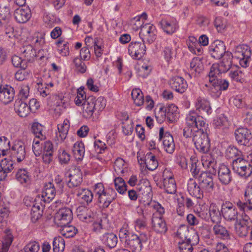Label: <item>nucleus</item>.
<instances>
[{
  "mask_svg": "<svg viewBox=\"0 0 252 252\" xmlns=\"http://www.w3.org/2000/svg\"><path fill=\"white\" fill-rule=\"evenodd\" d=\"M0 13V28H3L5 34L8 38L15 36L14 28L11 21L10 10L8 7H4Z\"/></svg>",
  "mask_w": 252,
  "mask_h": 252,
  "instance_id": "nucleus-4",
  "label": "nucleus"
},
{
  "mask_svg": "<svg viewBox=\"0 0 252 252\" xmlns=\"http://www.w3.org/2000/svg\"><path fill=\"white\" fill-rule=\"evenodd\" d=\"M211 172V170L209 172L202 171L198 176L199 185L202 189L208 192L212 191L214 188L213 176Z\"/></svg>",
  "mask_w": 252,
  "mask_h": 252,
  "instance_id": "nucleus-11",
  "label": "nucleus"
},
{
  "mask_svg": "<svg viewBox=\"0 0 252 252\" xmlns=\"http://www.w3.org/2000/svg\"><path fill=\"white\" fill-rule=\"evenodd\" d=\"M24 50L23 51L25 57L24 60L26 61L27 63L33 62L36 55L35 50L30 45L24 47Z\"/></svg>",
  "mask_w": 252,
  "mask_h": 252,
  "instance_id": "nucleus-41",
  "label": "nucleus"
},
{
  "mask_svg": "<svg viewBox=\"0 0 252 252\" xmlns=\"http://www.w3.org/2000/svg\"><path fill=\"white\" fill-rule=\"evenodd\" d=\"M201 189L200 186L198 185L193 179H189L188 183V190L191 195L196 198H202L203 197V193Z\"/></svg>",
  "mask_w": 252,
  "mask_h": 252,
  "instance_id": "nucleus-23",
  "label": "nucleus"
},
{
  "mask_svg": "<svg viewBox=\"0 0 252 252\" xmlns=\"http://www.w3.org/2000/svg\"><path fill=\"white\" fill-rule=\"evenodd\" d=\"M242 153L236 147L234 146H230L226 150L225 157L227 158H235L240 157Z\"/></svg>",
  "mask_w": 252,
  "mask_h": 252,
  "instance_id": "nucleus-52",
  "label": "nucleus"
},
{
  "mask_svg": "<svg viewBox=\"0 0 252 252\" xmlns=\"http://www.w3.org/2000/svg\"><path fill=\"white\" fill-rule=\"evenodd\" d=\"M12 154L16 158L17 161L20 162L26 157L25 144L22 141L15 142L11 148Z\"/></svg>",
  "mask_w": 252,
  "mask_h": 252,
  "instance_id": "nucleus-15",
  "label": "nucleus"
},
{
  "mask_svg": "<svg viewBox=\"0 0 252 252\" xmlns=\"http://www.w3.org/2000/svg\"><path fill=\"white\" fill-rule=\"evenodd\" d=\"M162 29L168 34H172L174 33L178 29V25L173 22H170L165 19H162L159 23Z\"/></svg>",
  "mask_w": 252,
  "mask_h": 252,
  "instance_id": "nucleus-38",
  "label": "nucleus"
},
{
  "mask_svg": "<svg viewBox=\"0 0 252 252\" xmlns=\"http://www.w3.org/2000/svg\"><path fill=\"white\" fill-rule=\"evenodd\" d=\"M235 139L241 145L250 147L252 145V134L250 129L239 127L235 131Z\"/></svg>",
  "mask_w": 252,
  "mask_h": 252,
  "instance_id": "nucleus-5",
  "label": "nucleus"
},
{
  "mask_svg": "<svg viewBox=\"0 0 252 252\" xmlns=\"http://www.w3.org/2000/svg\"><path fill=\"white\" fill-rule=\"evenodd\" d=\"M169 84L172 89L180 94L185 92L188 87L186 81L179 76L172 77L170 80Z\"/></svg>",
  "mask_w": 252,
  "mask_h": 252,
  "instance_id": "nucleus-17",
  "label": "nucleus"
},
{
  "mask_svg": "<svg viewBox=\"0 0 252 252\" xmlns=\"http://www.w3.org/2000/svg\"><path fill=\"white\" fill-rule=\"evenodd\" d=\"M214 234L218 238L224 240L230 239V234L226 228L220 223L215 224L213 227Z\"/></svg>",
  "mask_w": 252,
  "mask_h": 252,
  "instance_id": "nucleus-24",
  "label": "nucleus"
},
{
  "mask_svg": "<svg viewBox=\"0 0 252 252\" xmlns=\"http://www.w3.org/2000/svg\"><path fill=\"white\" fill-rule=\"evenodd\" d=\"M153 229L157 233H164L167 230V227L165 220L162 217L157 216V214H153L152 219Z\"/></svg>",
  "mask_w": 252,
  "mask_h": 252,
  "instance_id": "nucleus-19",
  "label": "nucleus"
},
{
  "mask_svg": "<svg viewBox=\"0 0 252 252\" xmlns=\"http://www.w3.org/2000/svg\"><path fill=\"white\" fill-rule=\"evenodd\" d=\"M57 190L54 184L49 182L44 186V190L42 192V197L44 202H49L55 196Z\"/></svg>",
  "mask_w": 252,
  "mask_h": 252,
  "instance_id": "nucleus-27",
  "label": "nucleus"
},
{
  "mask_svg": "<svg viewBox=\"0 0 252 252\" xmlns=\"http://www.w3.org/2000/svg\"><path fill=\"white\" fill-rule=\"evenodd\" d=\"M136 189L139 192V194H141L145 196H149L152 190L149 183L147 182H145L143 184H138L136 186Z\"/></svg>",
  "mask_w": 252,
  "mask_h": 252,
  "instance_id": "nucleus-51",
  "label": "nucleus"
},
{
  "mask_svg": "<svg viewBox=\"0 0 252 252\" xmlns=\"http://www.w3.org/2000/svg\"><path fill=\"white\" fill-rule=\"evenodd\" d=\"M117 193L113 189H108L98 196V202L103 208H107L116 198Z\"/></svg>",
  "mask_w": 252,
  "mask_h": 252,
  "instance_id": "nucleus-13",
  "label": "nucleus"
},
{
  "mask_svg": "<svg viewBox=\"0 0 252 252\" xmlns=\"http://www.w3.org/2000/svg\"><path fill=\"white\" fill-rule=\"evenodd\" d=\"M67 185L69 188L77 187L82 182V175L79 168L75 169L69 175Z\"/></svg>",
  "mask_w": 252,
  "mask_h": 252,
  "instance_id": "nucleus-20",
  "label": "nucleus"
},
{
  "mask_svg": "<svg viewBox=\"0 0 252 252\" xmlns=\"http://www.w3.org/2000/svg\"><path fill=\"white\" fill-rule=\"evenodd\" d=\"M13 237L11 233L9 231L7 232L0 248V252H7L13 241Z\"/></svg>",
  "mask_w": 252,
  "mask_h": 252,
  "instance_id": "nucleus-44",
  "label": "nucleus"
},
{
  "mask_svg": "<svg viewBox=\"0 0 252 252\" xmlns=\"http://www.w3.org/2000/svg\"><path fill=\"white\" fill-rule=\"evenodd\" d=\"M14 161L10 158H4L0 163V168L3 169L7 173L11 172L13 169Z\"/></svg>",
  "mask_w": 252,
  "mask_h": 252,
  "instance_id": "nucleus-55",
  "label": "nucleus"
},
{
  "mask_svg": "<svg viewBox=\"0 0 252 252\" xmlns=\"http://www.w3.org/2000/svg\"><path fill=\"white\" fill-rule=\"evenodd\" d=\"M243 72L239 68H232L229 73V76L232 80L237 82L241 81L243 78Z\"/></svg>",
  "mask_w": 252,
  "mask_h": 252,
  "instance_id": "nucleus-62",
  "label": "nucleus"
},
{
  "mask_svg": "<svg viewBox=\"0 0 252 252\" xmlns=\"http://www.w3.org/2000/svg\"><path fill=\"white\" fill-rule=\"evenodd\" d=\"M155 29L152 25L146 24L141 28L139 35L142 39V42L151 44L156 39Z\"/></svg>",
  "mask_w": 252,
  "mask_h": 252,
  "instance_id": "nucleus-10",
  "label": "nucleus"
},
{
  "mask_svg": "<svg viewBox=\"0 0 252 252\" xmlns=\"http://www.w3.org/2000/svg\"><path fill=\"white\" fill-rule=\"evenodd\" d=\"M64 241L62 237H55L54 239L53 242L54 252H62L64 250Z\"/></svg>",
  "mask_w": 252,
  "mask_h": 252,
  "instance_id": "nucleus-49",
  "label": "nucleus"
},
{
  "mask_svg": "<svg viewBox=\"0 0 252 252\" xmlns=\"http://www.w3.org/2000/svg\"><path fill=\"white\" fill-rule=\"evenodd\" d=\"M40 249L39 244L36 241L29 242L22 252H38Z\"/></svg>",
  "mask_w": 252,
  "mask_h": 252,
  "instance_id": "nucleus-59",
  "label": "nucleus"
},
{
  "mask_svg": "<svg viewBox=\"0 0 252 252\" xmlns=\"http://www.w3.org/2000/svg\"><path fill=\"white\" fill-rule=\"evenodd\" d=\"M15 91L13 88L8 85L0 84V101L6 104L11 102L14 97Z\"/></svg>",
  "mask_w": 252,
  "mask_h": 252,
  "instance_id": "nucleus-14",
  "label": "nucleus"
},
{
  "mask_svg": "<svg viewBox=\"0 0 252 252\" xmlns=\"http://www.w3.org/2000/svg\"><path fill=\"white\" fill-rule=\"evenodd\" d=\"M128 51L132 59L140 60L145 54V44L142 41H132L129 44Z\"/></svg>",
  "mask_w": 252,
  "mask_h": 252,
  "instance_id": "nucleus-8",
  "label": "nucleus"
},
{
  "mask_svg": "<svg viewBox=\"0 0 252 252\" xmlns=\"http://www.w3.org/2000/svg\"><path fill=\"white\" fill-rule=\"evenodd\" d=\"M11 62L15 67L26 69L28 66L26 61L18 56H13L11 58Z\"/></svg>",
  "mask_w": 252,
  "mask_h": 252,
  "instance_id": "nucleus-47",
  "label": "nucleus"
},
{
  "mask_svg": "<svg viewBox=\"0 0 252 252\" xmlns=\"http://www.w3.org/2000/svg\"><path fill=\"white\" fill-rule=\"evenodd\" d=\"M131 95L136 105L139 106L143 104L144 102V95L139 89H133Z\"/></svg>",
  "mask_w": 252,
  "mask_h": 252,
  "instance_id": "nucleus-42",
  "label": "nucleus"
},
{
  "mask_svg": "<svg viewBox=\"0 0 252 252\" xmlns=\"http://www.w3.org/2000/svg\"><path fill=\"white\" fill-rule=\"evenodd\" d=\"M115 188L120 194H124L126 190L127 186L124 180L121 177L116 178L114 180Z\"/></svg>",
  "mask_w": 252,
  "mask_h": 252,
  "instance_id": "nucleus-50",
  "label": "nucleus"
},
{
  "mask_svg": "<svg viewBox=\"0 0 252 252\" xmlns=\"http://www.w3.org/2000/svg\"><path fill=\"white\" fill-rule=\"evenodd\" d=\"M93 99H94V97L89 96L87 99V102L82 105V114L84 118H90L92 117L93 114L95 112L93 105Z\"/></svg>",
  "mask_w": 252,
  "mask_h": 252,
  "instance_id": "nucleus-30",
  "label": "nucleus"
},
{
  "mask_svg": "<svg viewBox=\"0 0 252 252\" xmlns=\"http://www.w3.org/2000/svg\"><path fill=\"white\" fill-rule=\"evenodd\" d=\"M14 16L16 21L19 23H25L32 16L31 9L28 7L18 8L14 11Z\"/></svg>",
  "mask_w": 252,
  "mask_h": 252,
  "instance_id": "nucleus-16",
  "label": "nucleus"
},
{
  "mask_svg": "<svg viewBox=\"0 0 252 252\" xmlns=\"http://www.w3.org/2000/svg\"><path fill=\"white\" fill-rule=\"evenodd\" d=\"M251 55V50L247 49L244 52H242V56L243 58L240 60V64L243 67H246L249 65V61Z\"/></svg>",
  "mask_w": 252,
  "mask_h": 252,
  "instance_id": "nucleus-58",
  "label": "nucleus"
},
{
  "mask_svg": "<svg viewBox=\"0 0 252 252\" xmlns=\"http://www.w3.org/2000/svg\"><path fill=\"white\" fill-rule=\"evenodd\" d=\"M143 164L150 171L155 170L158 166V162L155 155L152 153H148L144 158Z\"/></svg>",
  "mask_w": 252,
  "mask_h": 252,
  "instance_id": "nucleus-31",
  "label": "nucleus"
},
{
  "mask_svg": "<svg viewBox=\"0 0 252 252\" xmlns=\"http://www.w3.org/2000/svg\"><path fill=\"white\" fill-rule=\"evenodd\" d=\"M163 186L167 193L174 194L176 192V184L174 178L172 176L164 179Z\"/></svg>",
  "mask_w": 252,
  "mask_h": 252,
  "instance_id": "nucleus-39",
  "label": "nucleus"
},
{
  "mask_svg": "<svg viewBox=\"0 0 252 252\" xmlns=\"http://www.w3.org/2000/svg\"><path fill=\"white\" fill-rule=\"evenodd\" d=\"M245 118L244 121L245 123L249 125H252V107L251 106H246L245 111Z\"/></svg>",
  "mask_w": 252,
  "mask_h": 252,
  "instance_id": "nucleus-64",
  "label": "nucleus"
},
{
  "mask_svg": "<svg viewBox=\"0 0 252 252\" xmlns=\"http://www.w3.org/2000/svg\"><path fill=\"white\" fill-rule=\"evenodd\" d=\"M163 139V145L167 153L172 154L175 148V143L172 135L169 132L164 133L163 127L159 129V139Z\"/></svg>",
  "mask_w": 252,
  "mask_h": 252,
  "instance_id": "nucleus-9",
  "label": "nucleus"
},
{
  "mask_svg": "<svg viewBox=\"0 0 252 252\" xmlns=\"http://www.w3.org/2000/svg\"><path fill=\"white\" fill-rule=\"evenodd\" d=\"M221 213L216 205H212L209 209V218L213 223H220L221 220Z\"/></svg>",
  "mask_w": 252,
  "mask_h": 252,
  "instance_id": "nucleus-34",
  "label": "nucleus"
},
{
  "mask_svg": "<svg viewBox=\"0 0 252 252\" xmlns=\"http://www.w3.org/2000/svg\"><path fill=\"white\" fill-rule=\"evenodd\" d=\"M189 230L187 226L185 225H181L177 230L176 235L183 241L190 239L188 238Z\"/></svg>",
  "mask_w": 252,
  "mask_h": 252,
  "instance_id": "nucleus-54",
  "label": "nucleus"
},
{
  "mask_svg": "<svg viewBox=\"0 0 252 252\" xmlns=\"http://www.w3.org/2000/svg\"><path fill=\"white\" fill-rule=\"evenodd\" d=\"M16 179L21 184L27 183L30 181V176L27 170L25 169H19L15 175Z\"/></svg>",
  "mask_w": 252,
  "mask_h": 252,
  "instance_id": "nucleus-45",
  "label": "nucleus"
},
{
  "mask_svg": "<svg viewBox=\"0 0 252 252\" xmlns=\"http://www.w3.org/2000/svg\"><path fill=\"white\" fill-rule=\"evenodd\" d=\"M221 213L224 219L227 221H232L237 220V209L236 207L229 201H225L222 204Z\"/></svg>",
  "mask_w": 252,
  "mask_h": 252,
  "instance_id": "nucleus-6",
  "label": "nucleus"
},
{
  "mask_svg": "<svg viewBox=\"0 0 252 252\" xmlns=\"http://www.w3.org/2000/svg\"><path fill=\"white\" fill-rule=\"evenodd\" d=\"M223 42L217 40L214 41L209 48L211 56L216 59H220L226 52Z\"/></svg>",
  "mask_w": 252,
  "mask_h": 252,
  "instance_id": "nucleus-12",
  "label": "nucleus"
},
{
  "mask_svg": "<svg viewBox=\"0 0 252 252\" xmlns=\"http://www.w3.org/2000/svg\"><path fill=\"white\" fill-rule=\"evenodd\" d=\"M126 244L130 248L132 251L136 249H140L142 247V243L139 237L135 234H130L126 237Z\"/></svg>",
  "mask_w": 252,
  "mask_h": 252,
  "instance_id": "nucleus-26",
  "label": "nucleus"
},
{
  "mask_svg": "<svg viewBox=\"0 0 252 252\" xmlns=\"http://www.w3.org/2000/svg\"><path fill=\"white\" fill-rule=\"evenodd\" d=\"M203 64L201 59L199 58H194L190 63V73L189 75L191 77V75L195 77L203 70Z\"/></svg>",
  "mask_w": 252,
  "mask_h": 252,
  "instance_id": "nucleus-28",
  "label": "nucleus"
},
{
  "mask_svg": "<svg viewBox=\"0 0 252 252\" xmlns=\"http://www.w3.org/2000/svg\"><path fill=\"white\" fill-rule=\"evenodd\" d=\"M206 126L205 128H199L197 129L196 133L193 135L192 140L196 150L202 153L206 154L209 150L210 148V140L208 138V134L206 130Z\"/></svg>",
  "mask_w": 252,
  "mask_h": 252,
  "instance_id": "nucleus-2",
  "label": "nucleus"
},
{
  "mask_svg": "<svg viewBox=\"0 0 252 252\" xmlns=\"http://www.w3.org/2000/svg\"><path fill=\"white\" fill-rule=\"evenodd\" d=\"M62 229L60 230L61 234L66 238L73 237L77 233V229L73 225L65 224L60 226Z\"/></svg>",
  "mask_w": 252,
  "mask_h": 252,
  "instance_id": "nucleus-40",
  "label": "nucleus"
},
{
  "mask_svg": "<svg viewBox=\"0 0 252 252\" xmlns=\"http://www.w3.org/2000/svg\"><path fill=\"white\" fill-rule=\"evenodd\" d=\"M223 73L220 71V67L218 64H213L210 68L209 73L208 74L209 80V81L213 80H217L216 74H219L220 73Z\"/></svg>",
  "mask_w": 252,
  "mask_h": 252,
  "instance_id": "nucleus-61",
  "label": "nucleus"
},
{
  "mask_svg": "<svg viewBox=\"0 0 252 252\" xmlns=\"http://www.w3.org/2000/svg\"><path fill=\"white\" fill-rule=\"evenodd\" d=\"M82 60L81 58L76 57L74 59L73 63L77 71L81 73H84L86 71L87 66L82 62Z\"/></svg>",
  "mask_w": 252,
  "mask_h": 252,
  "instance_id": "nucleus-57",
  "label": "nucleus"
},
{
  "mask_svg": "<svg viewBox=\"0 0 252 252\" xmlns=\"http://www.w3.org/2000/svg\"><path fill=\"white\" fill-rule=\"evenodd\" d=\"M73 156L77 160H82L85 154V147L82 142H76L72 149Z\"/></svg>",
  "mask_w": 252,
  "mask_h": 252,
  "instance_id": "nucleus-36",
  "label": "nucleus"
},
{
  "mask_svg": "<svg viewBox=\"0 0 252 252\" xmlns=\"http://www.w3.org/2000/svg\"><path fill=\"white\" fill-rule=\"evenodd\" d=\"M196 110H198L200 112L206 113L207 114L211 113V108L210 106V102L201 97H199L197 99L195 104Z\"/></svg>",
  "mask_w": 252,
  "mask_h": 252,
  "instance_id": "nucleus-35",
  "label": "nucleus"
},
{
  "mask_svg": "<svg viewBox=\"0 0 252 252\" xmlns=\"http://www.w3.org/2000/svg\"><path fill=\"white\" fill-rule=\"evenodd\" d=\"M232 167L235 172L245 178L252 174V165L249 161L241 157L233 159Z\"/></svg>",
  "mask_w": 252,
  "mask_h": 252,
  "instance_id": "nucleus-3",
  "label": "nucleus"
},
{
  "mask_svg": "<svg viewBox=\"0 0 252 252\" xmlns=\"http://www.w3.org/2000/svg\"><path fill=\"white\" fill-rule=\"evenodd\" d=\"M73 218L71 210L68 207L59 209L55 216V222L58 226L68 224Z\"/></svg>",
  "mask_w": 252,
  "mask_h": 252,
  "instance_id": "nucleus-7",
  "label": "nucleus"
},
{
  "mask_svg": "<svg viewBox=\"0 0 252 252\" xmlns=\"http://www.w3.org/2000/svg\"><path fill=\"white\" fill-rule=\"evenodd\" d=\"M218 174L219 180L222 185H227L232 180L231 171L224 164H222L219 167Z\"/></svg>",
  "mask_w": 252,
  "mask_h": 252,
  "instance_id": "nucleus-18",
  "label": "nucleus"
},
{
  "mask_svg": "<svg viewBox=\"0 0 252 252\" xmlns=\"http://www.w3.org/2000/svg\"><path fill=\"white\" fill-rule=\"evenodd\" d=\"M221 58H222V61L218 64L220 68V71L225 73L228 71L231 67L233 55L231 52L227 51Z\"/></svg>",
  "mask_w": 252,
  "mask_h": 252,
  "instance_id": "nucleus-29",
  "label": "nucleus"
},
{
  "mask_svg": "<svg viewBox=\"0 0 252 252\" xmlns=\"http://www.w3.org/2000/svg\"><path fill=\"white\" fill-rule=\"evenodd\" d=\"M178 114V107L173 104L169 105L165 109V115L170 121H172Z\"/></svg>",
  "mask_w": 252,
  "mask_h": 252,
  "instance_id": "nucleus-48",
  "label": "nucleus"
},
{
  "mask_svg": "<svg viewBox=\"0 0 252 252\" xmlns=\"http://www.w3.org/2000/svg\"><path fill=\"white\" fill-rule=\"evenodd\" d=\"M187 127L183 129V135L186 138L190 137L196 133L197 129L205 128L206 123L202 117L198 116L194 112H190L186 117Z\"/></svg>",
  "mask_w": 252,
  "mask_h": 252,
  "instance_id": "nucleus-1",
  "label": "nucleus"
},
{
  "mask_svg": "<svg viewBox=\"0 0 252 252\" xmlns=\"http://www.w3.org/2000/svg\"><path fill=\"white\" fill-rule=\"evenodd\" d=\"M10 149V141L5 137H0V157L6 155Z\"/></svg>",
  "mask_w": 252,
  "mask_h": 252,
  "instance_id": "nucleus-53",
  "label": "nucleus"
},
{
  "mask_svg": "<svg viewBox=\"0 0 252 252\" xmlns=\"http://www.w3.org/2000/svg\"><path fill=\"white\" fill-rule=\"evenodd\" d=\"M106 104V100L104 97L99 96L96 99H93V107L97 114L104 109Z\"/></svg>",
  "mask_w": 252,
  "mask_h": 252,
  "instance_id": "nucleus-46",
  "label": "nucleus"
},
{
  "mask_svg": "<svg viewBox=\"0 0 252 252\" xmlns=\"http://www.w3.org/2000/svg\"><path fill=\"white\" fill-rule=\"evenodd\" d=\"M101 240L103 244L112 249L115 248L117 244L118 237L113 233H106L103 235Z\"/></svg>",
  "mask_w": 252,
  "mask_h": 252,
  "instance_id": "nucleus-32",
  "label": "nucleus"
},
{
  "mask_svg": "<svg viewBox=\"0 0 252 252\" xmlns=\"http://www.w3.org/2000/svg\"><path fill=\"white\" fill-rule=\"evenodd\" d=\"M209 85H205L204 87L205 88H204V89L206 90L212 97L215 98L219 97L221 93L217 84H218V82L213 79V80L209 81Z\"/></svg>",
  "mask_w": 252,
  "mask_h": 252,
  "instance_id": "nucleus-33",
  "label": "nucleus"
},
{
  "mask_svg": "<svg viewBox=\"0 0 252 252\" xmlns=\"http://www.w3.org/2000/svg\"><path fill=\"white\" fill-rule=\"evenodd\" d=\"M74 194L78 197V199L82 203H86L87 205L90 203L93 198V194L92 191L86 189H79L74 191Z\"/></svg>",
  "mask_w": 252,
  "mask_h": 252,
  "instance_id": "nucleus-22",
  "label": "nucleus"
},
{
  "mask_svg": "<svg viewBox=\"0 0 252 252\" xmlns=\"http://www.w3.org/2000/svg\"><path fill=\"white\" fill-rule=\"evenodd\" d=\"M251 227L245 223L243 224L240 223L236 226L237 233L240 237H246L248 235L249 231H250Z\"/></svg>",
  "mask_w": 252,
  "mask_h": 252,
  "instance_id": "nucleus-56",
  "label": "nucleus"
},
{
  "mask_svg": "<svg viewBox=\"0 0 252 252\" xmlns=\"http://www.w3.org/2000/svg\"><path fill=\"white\" fill-rule=\"evenodd\" d=\"M77 217L80 220L86 222H92L95 215L86 207L80 206L77 209Z\"/></svg>",
  "mask_w": 252,
  "mask_h": 252,
  "instance_id": "nucleus-21",
  "label": "nucleus"
},
{
  "mask_svg": "<svg viewBox=\"0 0 252 252\" xmlns=\"http://www.w3.org/2000/svg\"><path fill=\"white\" fill-rule=\"evenodd\" d=\"M31 215L32 221H36L41 217L40 206L33 203L31 210Z\"/></svg>",
  "mask_w": 252,
  "mask_h": 252,
  "instance_id": "nucleus-63",
  "label": "nucleus"
},
{
  "mask_svg": "<svg viewBox=\"0 0 252 252\" xmlns=\"http://www.w3.org/2000/svg\"><path fill=\"white\" fill-rule=\"evenodd\" d=\"M178 244L181 252H191L193 250L190 239L179 242Z\"/></svg>",
  "mask_w": 252,
  "mask_h": 252,
  "instance_id": "nucleus-60",
  "label": "nucleus"
},
{
  "mask_svg": "<svg viewBox=\"0 0 252 252\" xmlns=\"http://www.w3.org/2000/svg\"><path fill=\"white\" fill-rule=\"evenodd\" d=\"M14 110L21 117H25L30 113V108L26 102L22 99H17L14 103Z\"/></svg>",
  "mask_w": 252,
  "mask_h": 252,
  "instance_id": "nucleus-25",
  "label": "nucleus"
},
{
  "mask_svg": "<svg viewBox=\"0 0 252 252\" xmlns=\"http://www.w3.org/2000/svg\"><path fill=\"white\" fill-rule=\"evenodd\" d=\"M31 130L36 138L40 140L46 139V136L42 133L43 126L38 122H34L32 124Z\"/></svg>",
  "mask_w": 252,
  "mask_h": 252,
  "instance_id": "nucleus-43",
  "label": "nucleus"
},
{
  "mask_svg": "<svg viewBox=\"0 0 252 252\" xmlns=\"http://www.w3.org/2000/svg\"><path fill=\"white\" fill-rule=\"evenodd\" d=\"M69 128L68 121H64L63 124L58 125V132L57 133L56 137L58 141H63L66 138Z\"/></svg>",
  "mask_w": 252,
  "mask_h": 252,
  "instance_id": "nucleus-37",
  "label": "nucleus"
}]
</instances>
